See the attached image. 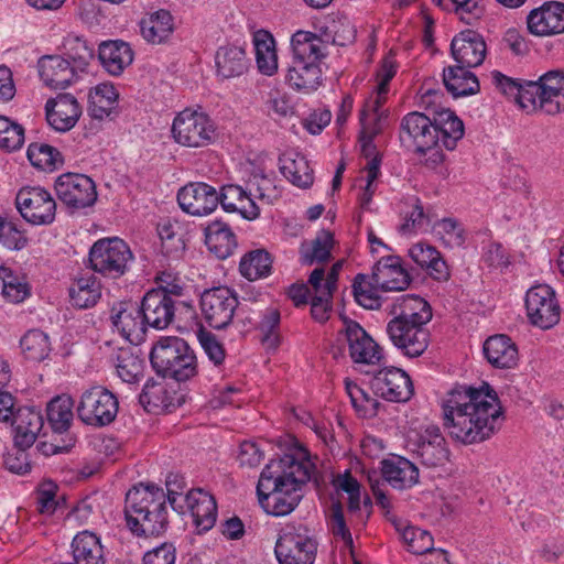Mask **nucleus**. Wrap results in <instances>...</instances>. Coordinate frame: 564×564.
<instances>
[{
	"mask_svg": "<svg viewBox=\"0 0 564 564\" xmlns=\"http://www.w3.org/2000/svg\"><path fill=\"white\" fill-rule=\"evenodd\" d=\"M486 360L497 369H511L518 365L519 351L516 343L506 334L489 336L482 345Z\"/></svg>",
	"mask_w": 564,
	"mask_h": 564,
	"instance_id": "27",
	"label": "nucleus"
},
{
	"mask_svg": "<svg viewBox=\"0 0 564 564\" xmlns=\"http://www.w3.org/2000/svg\"><path fill=\"white\" fill-rule=\"evenodd\" d=\"M118 100V93L112 84L97 85L89 94V112L95 119L109 117Z\"/></svg>",
	"mask_w": 564,
	"mask_h": 564,
	"instance_id": "51",
	"label": "nucleus"
},
{
	"mask_svg": "<svg viewBox=\"0 0 564 564\" xmlns=\"http://www.w3.org/2000/svg\"><path fill=\"white\" fill-rule=\"evenodd\" d=\"M57 198L72 213L93 206L97 200L95 182L85 174L64 173L54 184Z\"/></svg>",
	"mask_w": 564,
	"mask_h": 564,
	"instance_id": "10",
	"label": "nucleus"
},
{
	"mask_svg": "<svg viewBox=\"0 0 564 564\" xmlns=\"http://www.w3.org/2000/svg\"><path fill=\"white\" fill-rule=\"evenodd\" d=\"M436 128L433 119L422 112L413 111L405 115L400 123V140L408 147H414L416 152H425L437 145Z\"/></svg>",
	"mask_w": 564,
	"mask_h": 564,
	"instance_id": "16",
	"label": "nucleus"
},
{
	"mask_svg": "<svg viewBox=\"0 0 564 564\" xmlns=\"http://www.w3.org/2000/svg\"><path fill=\"white\" fill-rule=\"evenodd\" d=\"M150 362L158 376L178 382L197 375V359L186 340L176 336L161 337L152 347Z\"/></svg>",
	"mask_w": 564,
	"mask_h": 564,
	"instance_id": "4",
	"label": "nucleus"
},
{
	"mask_svg": "<svg viewBox=\"0 0 564 564\" xmlns=\"http://www.w3.org/2000/svg\"><path fill=\"white\" fill-rule=\"evenodd\" d=\"M20 347L24 357L32 361L44 360L51 351L48 336L40 329L29 330L21 338Z\"/></svg>",
	"mask_w": 564,
	"mask_h": 564,
	"instance_id": "54",
	"label": "nucleus"
},
{
	"mask_svg": "<svg viewBox=\"0 0 564 564\" xmlns=\"http://www.w3.org/2000/svg\"><path fill=\"white\" fill-rule=\"evenodd\" d=\"M410 445L412 453L426 467L442 466L448 460L449 451L438 426H427Z\"/></svg>",
	"mask_w": 564,
	"mask_h": 564,
	"instance_id": "17",
	"label": "nucleus"
},
{
	"mask_svg": "<svg viewBox=\"0 0 564 564\" xmlns=\"http://www.w3.org/2000/svg\"><path fill=\"white\" fill-rule=\"evenodd\" d=\"M271 256L263 249L246 253L239 263L240 273L250 281L268 276L271 273Z\"/></svg>",
	"mask_w": 564,
	"mask_h": 564,
	"instance_id": "52",
	"label": "nucleus"
},
{
	"mask_svg": "<svg viewBox=\"0 0 564 564\" xmlns=\"http://www.w3.org/2000/svg\"><path fill=\"white\" fill-rule=\"evenodd\" d=\"M443 84L454 98L476 95L480 89L477 76L458 64L443 69Z\"/></svg>",
	"mask_w": 564,
	"mask_h": 564,
	"instance_id": "35",
	"label": "nucleus"
},
{
	"mask_svg": "<svg viewBox=\"0 0 564 564\" xmlns=\"http://www.w3.org/2000/svg\"><path fill=\"white\" fill-rule=\"evenodd\" d=\"M238 304L236 293L227 286L213 288L200 295L202 314L215 329H224L231 323Z\"/></svg>",
	"mask_w": 564,
	"mask_h": 564,
	"instance_id": "14",
	"label": "nucleus"
},
{
	"mask_svg": "<svg viewBox=\"0 0 564 564\" xmlns=\"http://www.w3.org/2000/svg\"><path fill=\"white\" fill-rule=\"evenodd\" d=\"M185 511H189L199 531H208L216 522L217 505L215 498L202 489H192L183 498Z\"/></svg>",
	"mask_w": 564,
	"mask_h": 564,
	"instance_id": "26",
	"label": "nucleus"
},
{
	"mask_svg": "<svg viewBox=\"0 0 564 564\" xmlns=\"http://www.w3.org/2000/svg\"><path fill=\"white\" fill-rule=\"evenodd\" d=\"M156 230L162 252L169 258L178 259L185 250L181 224L175 219L164 218L158 224Z\"/></svg>",
	"mask_w": 564,
	"mask_h": 564,
	"instance_id": "45",
	"label": "nucleus"
},
{
	"mask_svg": "<svg viewBox=\"0 0 564 564\" xmlns=\"http://www.w3.org/2000/svg\"><path fill=\"white\" fill-rule=\"evenodd\" d=\"M315 470L308 458L296 460L286 455L279 462L270 460L257 485L259 503L268 514H290L304 496L303 487L311 480L317 482Z\"/></svg>",
	"mask_w": 564,
	"mask_h": 564,
	"instance_id": "2",
	"label": "nucleus"
},
{
	"mask_svg": "<svg viewBox=\"0 0 564 564\" xmlns=\"http://www.w3.org/2000/svg\"><path fill=\"white\" fill-rule=\"evenodd\" d=\"M10 425L13 429L14 445L18 448H29L43 427V416L33 408H19Z\"/></svg>",
	"mask_w": 564,
	"mask_h": 564,
	"instance_id": "29",
	"label": "nucleus"
},
{
	"mask_svg": "<svg viewBox=\"0 0 564 564\" xmlns=\"http://www.w3.org/2000/svg\"><path fill=\"white\" fill-rule=\"evenodd\" d=\"M316 550L317 544L304 525H288L274 547L279 564H313Z\"/></svg>",
	"mask_w": 564,
	"mask_h": 564,
	"instance_id": "7",
	"label": "nucleus"
},
{
	"mask_svg": "<svg viewBox=\"0 0 564 564\" xmlns=\"http://www.w3.org/2000/svg\"><path fill=\"white\" fill-rule=\"evenodd\" d=\"M525 310L531 324L542 329L552 328L560 322L561 307L556 294L546 284H538L528 290Z\"/></svg>",
	"mask_w": 564,
	"mask_h": 564,
	"instance_id": "13",
	"label": "nucleus"
},
{
	"mask_svg": "<svg viewBox=\"0 0 564 564\" xmlns=\"http://www.w3.org/2000/svg\"><path fill=\"white\" fill-rule=\"evenodd\" d=\"M47 123L57 132L72 130L82 116V107L72 94H58L45 104Z\"/></svg>",
	"mask_w": 564,
	"mask_h": 564,
	"instance_id": "19",
	"label": "nucleus"
},
{
	"mask_svg": "<svg viewBox=\"0 0 564 564\" xmlns=\"http://www.w3.org/2000/svg\"><path fill=\"white\" fill-rule=\"evenodd\" d=\"M433 126L436 128L437 145L440 143L449 151L454 150L464 137V123L451 109L435 111Z\"/></svg>",
	"mask_w": 564,
	"mask_h": 564,
	"instance_id": "39",
	"label": "nucleus"
},
{
	"mask_svg": "<svg viewBox=\"0 0 564 564\" xmlns=\"http://www.w3.org/2000/svg\"><path fill=\"white\" fill-rule=\"evenodd\" d=\"M28 159L31 164L41 170H55L63 164L59 151L45 143H31L28 148Z\"/></svg>",
	"mask_w": 564,
	"mask_h": 564,
	"instance_id": "55",
	"label": "nucleus"
},
{
	"mask_svg": "<svg viewBox=\"0 0 564 564\" xmlns=\"http://www.w3.org/2000/svg\"><path fill=\"white\" fill-rule=\"evenodd\" d=\"M15 205L21 216L32 225L47 226L55 220L56 202L43 187L21 188L17 194Z\"/></svg>",
	"mask_w": 564,
	"mask_h": 564,
	"instance_id": "11",
	"label": "nucleus"
},
{
	"mask_svg": "<svg viewBox=\"0 0 564 564\" xmlns=\"http://www.w3.org/2000/svg\"><path fill=\"white\" fill-rule=\"evenodd\" d=\"M491 78L495 86L503 95L512 97L522 109L530 111V101L525 100L523 97L524 90L528 89L527 85L529 80L512 78L503 75L499 70H494L491 73Z\"/></svg>",
	"mask_w": 564,
	"mask_h": 564,
	"instance_id": "56",
	"label": "nucleus"
},
{
	"mask_svg": "<svg viewBox=\"0 0 564 564\" xmlns=\"http://www.w3.org/2000/svg\"><path fill=\"white\" fill-rule=\"evenodd\" d=\"M74 400L70 395L62 394L52 399L46 406L50 426L55 433L66 432L73 421Z\"/></svg>",
	"mask_w": 564,
	"mask_h": 564,
	"instance_id": "48",
	"label": "nucleus"
},
{
	"mask_svg": "<svg viewBox=\"0 0 564 564\" xmlns=\"http://www.w3.org/2000/svg\"><path fill=\"white\" fill-rule=\"evenodd\" d=\"M205 245L219 259L230 257L237 247V239L231 228L223 221L208 224L205 229Z\"/></svg>",
	"mask_w": 564,
	"mask_h": 564,
	"instance_id": "36",
	"label": "nucleus"
},
{
	"mask_svg": "<svg viewBox=\"0 0 564 564\" xmlns=\"http://www.w3.org/2000/svg\"><path fill=\"white\" fill-rule=\"evenodd\" d=\"M112 361L122 381L133 383L142 373L143 361L131 346L119 347L112 355Z\"/></svg>",
	"mask_w": 564,
	"mask_h": 564,
	"instance_id": "49",
	"label": "nucleus"
},
{
	"mask_svg": "<svg viewBox=\"0 0 564 564\" xmlns=\"http://www.w3.org/2000/svg\"><path fill=\"white\" fill-rule=\"evenodd\" d=\"M387 334L394 347L410 358L420 357L429 347L426 324L393 317L387 324Z\"/></svg>",
	"mask_w": 564,
	"mask_h": 564,
	"instance_id": "12",
	"label": "nucleus"
},
{
	"mask_svg": "<svg viewBox=\"0 0 564 564\" xmlns=\"http://www.w3.org/2000/svg\"><path fill=\"white\" fill-rule=\"evenodd\" d=\"M335 240L329 230H321L311 243H303L301 247V262L304 265L326 262L332 258V249Z\"/></svg>",
	"mask_w": 564,
	"mask_h": 564,
	"instance_id": "47",
	"label": "nucleus"
},
{
	"mask_svg": "<svg viewBox=\"0 0 564 564\" xmlns=\"http://www.w3.org/2000/svg\"><path fill=\"white\" fill-rule=\"evenodd\" d=\"M528 30L539 36L564 33V3L546 2L533 9L528 18Z\"/></svg>",
	"mask_w": 564,
	"mask_h": 564,
	"instance_id": "25",
	"label": "nucleus"
},
{
	"mask_svg": "<svg viewBox=\"0 0 564 564\" xmlns=\"http://www.w3.org/2000/svg\"><path fill=\"white\" fill-rule=\"evenodd\" d=\"M442 409L445 429L465 445L490 438L503 421L498 395L488 383L480 388L454 387L443 400Z\"/></svg>",
	"mask_w": 564,
	"mask_h": 564,
	"instance_id": "1",
	"label": "nucleus"
},
{
	"mask_svg": "<svg viewBox=\"0 0 564 564\" xmlns=\"http://www.w3.org/2000/svg\"><path fill=\"white\" fill-rule=\"evenodd\" d=\"M180 207L194 216H206L218 206L217 191L214 186L195 182L183 186L177 193Z\"/></svg>",
	"mask_w": 564,
	"mask_h": 564,
	"instance_id": "18",
	"label": "nucleus"
},
{
	"mask_svg": "<svg viewBox=\"0 0 564 564\" xmlns=\"http://www.w3.org/2000/svg\"><path fill=\"white\" fill-rule=\"evenodd\" d=\"M487 52L484 37L473 30H465L454 36L451 53L458 65L467 68L482 64Z\"/></svg>",
	"mask_w": 564,
	"mask_h": 564,
	"instance_id": "22",
	"label": "nucleus"
},
{
	"mask_svg": "<svg viewBox=\"0 0 564 564\" xmlns=\"http://www.w3.org/2000/svg\"><path fill=\"white\" fill-rule=\"evenodd\" d=\"M383 479L394 489L405 490L419 482V468L402 456H393L381 463Z\"/></svg>",
	"mask_w": 564,
	"mask_h": 564,
	"instance_id": "30",
	"label": "nucleus"
},
{
	"mask_svg": "<svg viewBox=\"0 0 564 564\" xmlns=\"http://www.w3.org/2000/svg\"><path fill=\"white\" fill-rule=\"evenodd\" d=\"M286 82L296 91L310 94L322 85L319 63L293 62L289 67Z\"/></svg>",
	"mask_w": 564,
	"mask_h": 564,
	"instance_id": "37",
	"label": "nucleus"
},
{
	"mask_svg": "<svg viewBox=\"0 0 564 564\" xmlns=\"http://www.w3.org/2000/svg\"><path fill=\"white\" fill-rule=\"evenodd\" d=\"M165 486V500H169V503L174 511L184 513L185 506L183 498L185 497L184 490L186 489L185 478L178 474H169L166 477Z\"/></svg>",
	"mask_w": 564,
	"mask_h": 564,
	"instance_id": "64",
	"label": "nucleus"
},
{
	"mask_svg": "<svg viewBox=\"0 0 564 564\" xmlns=\"http://www.w3.org/2000/svg\"><path fill=\"white\" fill-rule=\"evenodd\" d=\"M100 296L101 285L94 274L79 276L69 288L70 303L80 310L95 306Z\"/></svg>",
	"mask_w": 564,
	"mask_h": 564,
	"instance_id": "42",
	"label": "nucleus"
},
{
	"mask_svg": "<svg viewBox=\"0 0 564 564\" xmlns=\"http://www.w3.org/2000/svg\"><path fill=\"white\" fill-rule=\"evenodd\" d=\"M127 525L138 536H160L169 527V514L163 488L140 482L126 495Z\"/></svg>",
	"mask_w": 564,
	"mask_h": 564,
	"instance_id": "3",
	"label": "nucleus"
},
{
	"mask_svg": "<svg viewBox=\"0 0 564 564\" xmlns=\"http://www.w3.org/2000/svg\"><path fill=\"white\" fill-rule=\"evenodd\" d=\"M280 322L281 314L275 307H268L261 317L257 328L261 334V343L271 349H275L280 344Z\"/></svg>",
	"mask_w": 564,
	"mask_h": 564,
	"instance_id": "57",
	"label": "nucleus"
},
{
	"mask_svg": "<svg viewBox=\"0 0 564 564\" xmlns=\"http://www.w3.org/2000/svg\"><path fill=\"white\" fill-rule=\"evenodd\" d=\"M0 280L2 281V295L10 303H22L31 295V288L25 278L15 274L11 269L0 267Z\"/></svg>",
	"mask_w": 564,
	"mask_h": 564,
	"instance_id": "53",
	"label": "nucleus"
},
{
	"mask_svg": "<svg viewBox=\"0 0 564 564\" xmlns=\"http://www.w3.org/2000/svg\"><path fill=\"white\" fill-rule=\"evenodd\" d=\"M349 355L354 362L376 365L382 356L379 345L367 334V332L355 321L345 319L344 329Z\"/></svg>",
	"mask_w": 564,
	"mask_h": 564,
	"instance_id": "20",
	"label": "nucleus"
},
{
	"mask_svg": "<svg viewBox=\"0 0 564 564\" xmlns=\"http://www.w3.org/2000/svg\"><path fill=\"white\" fill-rule=\"evenodd\" d=\"M253 44L258 69L263 75H273L278 69V56L273 36L268 31L260 30L254 33Z\"/></svg>",
	"mask_w": 564,
	"mask_h": 564,
	"instance_id": "46",
	"label": "nucleus"
},
{
	"mask_svg": "<svg viewBox=\"0 0 564 564\" xmlns=\"http://www.w3.org/2000/svg\"><path fill=\"white\" fill-rule=\"evenodd\" d=\"M247 193L249 204L250 198H252L253 202L259 199L268 205L273 204V202L278 198V192L273 185L272 180L264 175H254L248 182Z\"/></svg>",
	"mask_w": 564,
	"mask_h": 564,
	"instance_id": "61",
	"label": "nucleus"
},
{
	"mask_svg": "<svg viewBox=\"0 0 564 564\" xmlns=\"http://www.w3.org/2000/svg\"><path fill=\"white\" fill-rule=\"evenodd\" d=\"M392 313L395 318L422 324H427L433 316L430 304L423 297L413 294L400 296L393 305Z\"/></svg>",
	"mask_w": 564,
	"mask_h": 564,
	"instance_id": "41",
	"label": "nucleus"
},
{
	"mask_svg": "<svg viewBox=\"0 0 564 564\" xmlns=\"http://www.w3.org/2000/svg\"><path fill=\"white\" fill-rule=\"evenodd\" d=\"M371 285H373L372 282L368 283L365 275L358 274L352 284V292L359 305L368 310H377L381 306V299L371 290Z\"/></svg>",
	"mask_w": 564,
	"mask_h": 564,
	"instance_id": "62",
	"label": "nucleus"
},
{
	"mask_svg": "<svg viewBox=\"0 0 564 564\" xmlns=\"http://www.w3.org/2000/svg\"><path fill=\"white\" fill-rule=\"evenodd\" d=\"M88 259L95 272L117 279L128 271L133 254L122 239L113 237L97 240L89 250Z\"/></svg>",
	"mask_w": 564,
	"mask_h": 564,
	"instance_id": "6",
	"label": "nucleus"
},
{
	"mask_svg": "<svg viewBox=\"0 0 564 564\" xmlns=\"http://www.w3.org/2000/svg\"><path fill=\"white\" fill-rule=\"evenodd\" d=\"M524 99L532 111L555 116L564 111V70L552 69L528 82Z\"/></svg>",
	"mask_w": 564,
	"mask_h": 564,
	"instance_id": "5",
	"label": "nucleus"
},
{
	"mask_svg": "<svg viewBox=\"0 0 564 564\" xmlns=\"http://www.w3.org/2000/svg\"><path fill=\"white\" fill-rule=\"evenodd\" d=\"M25 141V130L22 124L0 115V149L7 152L20 150Z\"/></svg>",
	"mask_w": 564,
	"mask_h": 564,
	"instance_id": "58",
	"label": "nucleus"
},
{
	"mask_svg": "<svg viewBox=\"0 0 564 564\" xmlns=\"http://www.w3.org/2000/svg\"><path fill=\"white\" fill-rule=\"evenodd\" d=\"M371 281L373 286L384 292L403 291L411 283V276L397 256L382 257L373 267Z\"/></svg>",
	"mask_w": 564,
	"mask_h": 564,
	"instance_id": "23",
	"label": "nucleus"
},
{
	"mask_svg": "<svg viewBox=\"0 0 564 564\" xmlns=\"http://www.w3.org/2000/svg\"><path fill=\"white\" fill-rule=\"evenodd\" d=\"M434 228L437 229V234L441 235L444 242L452 248L462 247L465 243V230L458 220L454 218H443L434 225Z\"/></svg>",
	"mask_w": 564,
	"mask_h": 564,
	"instance_id": "63",
	"label": "nucleus"
},
{
	"mask_svg": "<svg viewBox=\"0 0 564 564\" xmlns=\"http://www.w3.org/2000/svg\"><path fill=\"white\" fill-rule=\"evenodd\" d=\"M29 239L25 232L18 228L17 224L6 215H0V243L9 250H22Z\"/></svg>",
	"mask_w": 564,
	"mask_h": 564,
	"instance_id": "59",
	"label": "nucleus"
},
{
	"mask_svg": "<svg viewBox=\"0 0 564 564\" xmlns=\"http://www.w3.org/2000/svg\"><path fill=\"white\" fill-rule=\"evenodd\" d=\"M63 47L66 56L64 58L70 61L78 74L85 73L94 58V46L83 37L70 34L65 37Z\"/></svg>",
	"mask_w": 564,
	"mask_h": 564,
	"instance_id": "50",
	"label": "nucleus"
},
{
	"mask_svg": "<svg viewBox=\"0 0 564 564\" xmlns=\"http://www.w3.org/2000/svg\"><path fill=\"white\" fill-rule=\"evenodd\" d=\"M280 171L293 185L308 188L314 181L308 161L299 152H285L279 158Z\"/></svg>",
	"mask_w": 564,
	"mask_h": 564,
	"instance_id": "38",
	"label": "nucleus"
},
{
	"mask_svg": "<svg viewBox=\"0 0 564 564\" xmlns=\"http://www.w3.org/2000/svg\"><path fill=\"white\" fill-rule=\"evenodd\" d=\"M140 307L143 321L155 329L166 328L173 322L176 312L182 308L163 293L151 290L144 294Z\"/></svg>",
	"mask_w": 564,
	"mask_h": 564,
	"instance_id": "24",
	"label": "nucleus"
},
{
	"mask_svg": "<svg viewBox=\"0 0 564 564\" xmlns=\"http://www.w3.org/2000/svg\"><path fill=\"white\" fill-rule=\"evenodd\" d=\"M158 286L152 289L153 292H160L176 302L178 306L186 310L192 315L195 314L192 302L184 299L186 285L182 278L172 271H162L155 278Z\"/></svg>",
	"mask_w": 564,
	"mask_h": 564,
	"instance_id": "44",
	"label": "nucleus"
},
{
	"mask_svg": "<svg viewBox=\"0 0 564 564\" xmlns=\"http://www.w3.org/2000/svg\"><path fill=\"white\" fill-rule=\"evenodd\" d=\"M111 322L119 334L129 343L142 340L148 324L143 321V313L137 303L121 302L111 310Z\"/></svg>",
	"mask_w": 564,
	"mask_h": 564,
	"instance_id": "21",
	"label": "nucleus"
},
{
	"mask_svg": "<svg viewBox=\"0 0 564 564\" xmlns=\"http://www.w3.org/2000/svg\"><path fill=\"white\" fill-rule=\"evenodd\" d=\"M142 37L152 44H161L173 32V18L166 10H159L140 22Z\"/></svg>",
	"mask_w": 564,
	"mask_h": 564,
	"instance_id": "43",
	"label": "nucleus"
},
{
	"mask_svg": "<svg viewBox=\"0 0 564 564\" xmlns=\"http://www.w3.org/2000/svg\"><path fill=\"white\" fill-rule=\"evenodd\" d=\"M174 141L187 148H203L215 138V127L203 112L185 109L177 113L172 124Z\"/></svg>",
	"mask_w": 564,
	"mask_h": 564,
	"instance_id": "8",
	"label": "nucleus"
},
{
	"mask_svg": "<svg viewBox=\"0 0 564 564\" xmlns=\"http://www.w3.org/2000/svg\"><path fill=\"white\" fill-rule=\"evenodd\" d=\"M370 387L377 397L390 402H406L414 393L410 376L395 367L377 371L370 381Z\"/></svg>",
	"mask_w": 564,
	"mask_h": 564,
	"instance_id": "15",
	"label": "nucleus"
},
{
	"mask_svg": "<svg viewBox=\"0 0 564 564\" xmlns=\"http://www.w3.org/2000/svg\"><path fill=\"white\" fill-rule=\"evenodd\" d=\"M216 74L223 79L240 77L249 67L246 51L237 45L220 46L215 55Z\"/></svg>",
	"mask_w": 564,
	"mask_h": 564,
	"instance_id": "31",
	"label": "nucleus"
},
{
	"mask_svg": "<svg viewBox=\"0 0 564 564\" xmlns=\"http://www.w3.org/2000/svg\"><path fill=\"white\" fill-rule=\"evenodd\" d=\"M98 58L109 74L118 76L132 63L133 53L121 40L106 41L99 45Z\"/></svg>",
	"mask_w": 564,
	"mask_h": 564,
	"instance_id": "34",
	"label": "nucleus"
},
{
	"mask_svg": "<svg viewBox=\"0 0 564 564\" xmlns=\"http://www.w3.org/2000/svg\"><path fill=\"white\" fill-rule=\"evenodd\" d=\"M293 62L319 63L325 56L324 41L315 33L297 31L292 35Z\"/></svg>",
	"mask_w": 564,
	"mask_h": 564,
	"instance_id": "40",
	"label": "nucleus"
},
{
	"mask_svg": "<svg viewBox=\"0 0 564 564\" xmlns=\"http://www.w3.org/2000/svg\"><path fill=\"white\" fill-rule=\"evenodd\" d=\"M402 539L408 550L413 554H425L434 551V540L429 531L408 527L402 532Z\"/></svg>",
	"mask_w": 564,
	"mask_h": 564,
	"instance_id": "60",
	"label": "nucleus"
},
{
	"mask_svg": "<svg viewBox=\"0 0 564 564\" xmlns=\"http://www.w3.org/2000/svg\"><path fill=\"white\" fill-rule=\"evenodd\" d=\"M118 408L116 395L106 388L96 386L83 392L76 411L83 423L102 427L113 422Z\"/></svg>",
	"mask_w": 564,
	"mask_h": 564,
	"instance_id": "9",
	"label": "nucleus"
},
{
	"mask_svg": "<svg viewBox=\"0 0 564 564\" xmlns=\"http://www.w3.org/2000/svg\"><path fill=\"white\" fill-rule=\"evenodd\" d=\"M218 204L221 205L227 213H239L245 219L254 220L260 216V208L250 198L248 206L243 202H248L247 188H242L236 184L224 185L220 192H217Z\"/></svg>",
	"mask_w": 564,
	"mask_h": 564,
	"instance_id": "32",
	"label": "nucleus"
},
{
	"mask_svg": "<svg viewBox=\"0 0 564 564\" xmlns=\"http://www.w3.org/2000/svg\"><path fill=\"white\" fill-rule=\"evenodd\" d=\"M73 562L61 564H105L104 547L99 538L89 531L77 533L72 542Z\"/></svg>",
	"mask_w": 564,
	"mask_h": 564,
	"instance_id": "33",
	"label": "nucleus"
},
{
	"mask_svg": "<svg viewBox=\"0 0 564 564\" xmlns=\"http://www.w3.org/2000/svg\"><path fill=\"white\" fill-rule=\"evenodd\" d=\"M39 74L44 84L54 89H65L78 76L70 61L58 55L42 57L39 61Z\"/></svg>",
	"mask_w": 564,
	"mask_h": 564,
	"instance_id": "28",
	"label": "nucleus"
}]
</instances>
